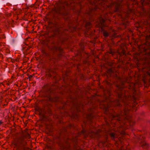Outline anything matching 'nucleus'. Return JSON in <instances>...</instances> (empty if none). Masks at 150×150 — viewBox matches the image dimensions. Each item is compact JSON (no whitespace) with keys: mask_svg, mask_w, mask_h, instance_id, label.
Instances as JSON below:
<instances>
[{"mask_svg":"<svg viewBox=\"0 0 150 150\" xmlns=\"http://www.w3.org/2000/svg\"><path fill=\"white\" fill-rule=\"evenodd\" d=\"M146 43L139 46L140 50L144 51L143 54L145 56L144 59L145 60V63L146 64L147 69L149 71L144 73L143 76V81L145 83L148 81L150 82V34L149 35L146 36Z\"/></svg>","mask_w":150,"mask_h":150,"instance_id":"obj_1","label":"nucleus"},{"mask_svg":"<svg viewBox=\"0 0 150 150\" xmlns=\"http://www.w3.org/2000/svg\"><path fill=\"white\" fill-rule=\"evenodd\" d=\"M124 82H122L121 83V85H117V89L116 91L117 93H118V97L120 99V100H122L123 102H124L123 99H122V98L125 99H126L128 98L129 99L130 97L131 98L132 97V99H133L134 100V102L136 104L137 103H136V101L138 98L136 97V91L135 90V86L137 85L136 83H132L130 84L129 86V88L130 89H131L132 92H133V94L132 96L129 95L128 96L126 95V93L125 92V90L123 89L122 88L124 87Z\"/></svg>","mask_w":150,"mask_h":150,"instance_id":"obj_2","label":"nucleus"},{"mask_svg":"<svg viewBox=\"0 0 150 150\" xmlns=\"http://www.w3.org/2000/svg\"><path fill=\"white\" fill-rule=\"evenodd\" d=\"M109 100L106 98V100L105 101H102L100 103V108H103V109H105V113H106V112L107 111L108 109V108L112 106V105L114 104L115 102H117V104H116L117 106H120V104L118 100L115 101V102L113 101H109L108 103V101Z\"/></svg>","mask_w":150,"mask_h":150,"instance_id":"obj_3","label":"nucleus"},{"mask_svg":"<svg viewBox=\"0 0 150 150\" xmlns=\"http://www.w3.org/2000/svg\"><path fill=\"white\" fill-rule=\"evenodd\" d=\"M42 89L44 91V93H46L45 94L43 95L44 97H48L49 98L48 100L52 102H57L59 101V98L58 97L54 98H51L49 96V93L51 89L50 85L46 84L42 87Z\"/></svg>","mask_w":150,"mask_h":150,"instance_id":"obj_4","label":"nucleus"},{"mask_svg":"<svg viewBox=\"0 0 150 150\" xmlns=\"http://www.w3.org/2000/svg\"><path fill=\"white\" fill-rule=\"evenodd\" d=\"M129 111V109H127L125 107V109L124 110V112H121L120 115L117 114L116 115H114L112 116V118H113L115 117H117V120L119 121L120 122L122 118L120 117H119L120 115L123 116V118L124 119V120H130L131 117V116H128L127 115Z\"/></svg>","mask_w":150,"mask_h":150,"instance_id":"obj_5","label":"nucleus"},{"mask_svg":"<svg viewBox=\"0 0 150 150\" xmlns=\"http://www.w3.org/2000/svg\"><path fill=\"white\" fill-rule=\"evenodd\" d=\"M101 132V130L100 129H98L96 133L94 132H92L91 133L88 132L86 136H89L91 138H94L97 136L99 133Z\"/></svg>","mask_w":150,"mask_h":150,"instance_id":"obj_6","label":"nucleus"},{"mask_svg":"<svg viewBox=\"0 0 150 150\" xmlns=\"http://www.w3.org/2000/svg\"><path fill=\"white\" fill-rule=\"evenodd\" d=\"M142 139L143 140V141L140 142L141 146L143 148H148L149 146V145L144 142L145 137H142Z\"/></svg>","mask_w":150,"mask_h":150,"instance_id":"obj_7","label":"nucleus"},{"mask_svg":"<svg viewBox=\"0 0 150 150\" xmlns=\"http://www.w3.org/2000/svg\"><path fill=\"white\" fill-rule=\"evenodd\" d=\"M142 5L150 4V0H144L141 2Z\"/></svg>","mask_w":150,"mask_h":150,"instance_id":"obj_8","label":"nucleus"},{"mask_svg":"<svg viewBox=\"0 0 150 150\" xmlns=\"http://www.w3.org/2000/svg\"><path fill=\"white\" fill-rule=\"evenodd\" d=\"M110 135L112 140H114L115 138L116 137L115 134L114 133H110Z\"/></svg>","mask_w":150,"mask_h":150,"instance_id":"obj_9","label":"nucleus"},{"mask_svg":"<svg viewBox=\"0 0 150 150\" xmlns=\"http://www.w3.org/2000/svg\"><path fill=\"white\" fill-rule=\"evenodd\" d=\"M122 49V50L121 52H120L119 51H117V52L118 53L120 54H122L123 55H126V50L125 49V48H123Z\"/></svg>","mask_w":150,"mask_h":150,"instance_id":"obj_10","label":"nucleus"},{"mask_svg":"<svg viewBox=\"0 0 150 150\" xmlns=\"http://www.w3.org/2000/svg\"><path fill=\"white\" fill-rule=\"evenodd\" d=\"M103 35L105 37H107L109 35L108 33L105 30H104L103 32Z\"/></svg>","mask_w":150,"mask_h":150,"instance_id":"obj_11","label":"nucleus"},{"mask_svg":"<svg viewBox=\"0 0 150 150\" xmlns=\"http://www.w3.org/2000/svg\"><path fill=\"white\" fill-rule=\"evenodd\" d=\"M121 4H116V6L115 7V10H116V11L117 12L118 11L119 8L120 7V6Z\"/></svg>","mask_w":150,"mask_h":150,"instance_id":"obj_12","label":"nucleus"},{"mask_svg":"<svg viewBox=\"0 0 150 150\" xmlns=\"http://www.w3.org/2000/svg\"><path fill=\"white\" fill-rule=\"evenodd\" d=\"M55 49L57 51L61 52L62 51V49L61 47H56L55 48Z\"/></svg>","mask_w":150,"mask_h":150,"instance_id":"obj_13","label":"nucleus"},{"mask_svg":"<svg viewBox=\"0 0 150 150\" xmlns=\"http://www.w3.org/2000/svg\"><path fill=\"white\" fill-rule=\"evenodd\" d=\"M105 22V20L101 18L100 19V23L101 24V25H103V23Z\"/></svg>","mask_w":150,"mask_h":150,"instance_id":"obj_14","label":"nucleus"},{"mask_svg":"<svg viewBox=\"0 0 150 150\" xmlns=\"http://www.w3.org/2000/svg\"><path fill=\"white\" fill-rule=\"evenodd\" d=\"M129 123L130 126H132L135 124V122L134 121L130 120L129 121Z\"/></svg>","mask_w":150,"mask_h":150,"instance_id":"obj_15","label":"nucleus"},{"mask_svg":"<svg viewBox=\"0 0 150 150\" xmlns=\"http://www.w3.org/2000/svg\"><path fill=\"white\" fill-rule=\"evenodd\" d=\"M91 25V23L90 22H87L86 24V27H87L88 26H90Z\"/></svg>","mask_w":150,"mask_h":150,"instance_id":"obj_16","label":"nucleus"},{"mask_svg":"<svg viewBox=\"0 0 150 150\" xmlns=\"http://www.w3.org/2000/svg\"><path fill=\"white\" fill-rule=\"evenodd\" d=\"M110 54H111L112 55H113L114 54L115 52H112L111 50H110L109 52H108Z\"/></svg>","mask_w":150,"mask_h":150,"instance_id":"obj_17","label":"nucleus"},{"mask_svg":"<svg viewBox=\"0 0 150 150\" xmlns=\"http://www.w3.org/2000/svg\"><path fill=\"white\" fill-rule=\"evenodd\" d=\"M81 132L82 133L84 134H86L87 133V132L85 131V130L84 129H83L81 131Z\"/></svg>","mask_w":150,"mask_h":150,"instance_id":"obj_18","label":"nucleus"},{"mask_svg":"<svg viewBox=\"0 0 150 150\" xmlns=\"http://www.w3.org/2000/svg\"><path fill=\"white\" fill-rule=\"evenodd\" d=\"M19 59L18 58H17L16 59H13L14 60V61H16V62H18L19 61Z\"/></svg>","mask_w":150,"mask_h":150,"instance_id":"obj_19","label":"nucleus"},{"mask_svg":"<svg viewBox=\"0 0 150 150\" xmlns=\"http://www.w3.org/2000/svg\"><path fill=\"white\" fill-rule=\"evenodd\" d=\"M39 115H41V116H42L43 117H44V115L43 114H42L41 113V112H40V111H39Z\"/></svg>","mask_w":150,"mask_h":150,"instance_id":"obj_20","label":"nucleus"},{"mask_svg":"<svg viewBox=\"0 0 150 150\" xmlns=\"http://www.w3.org/2000/svg\"><path fill=\"white\" fill-rule=\"evenodd\" d=\"M92 114H91L90 115H88V117L89 118H90L91 119V118L90 117H91L92 116Z\"/></svg>","mask_w":150,"mask_h":150,"instance_id":"obj_21","label":"nucleus"},{"mask_svg":"<svg viewBox=\"0 0 150 150\" xmlns=\"http://www.w3.org/2000/svg\"><path fill=\"white\" fill-rule=\"evenodd\" d=\"M3 55L1 53H0V57H1L2 59L3 58Z\"/></svg>","mask_w":150,"mask_h":150,"instance_id":"obj_22","label":"nucleus"},{"mask_svg":"<svg viewBox=\"0 0 150 150\" xmlns=\"http://www.w3.org/2000/svg\"><path fill=\"white\" fill-rule=\"evenodd\" d=\"M32 76H33L32 75H30L29 76L28 78L29 79H30L31 78H32Z\"/></svg>","mask_w":150,"mask_h":150,"instance_id":"obj_23","label":"nucleus"},{"mask_svg":"<svg viewBox=\"0 0 150 150\" xmlns=\"http://www.w3.org/2000/svg\"><path fill=\"white\" fill-rule=\"evenodd\" d=\"M2 123L3 122L1 121H0V125H1Z\"/></svg>","mask_w":150,"mask_h":150,"instance_id":"obj_24","label":"nucleus"},{"mask_svg":"<svg viewBox=\"0 0 150 150\" xmlns=\"http://www.w3.org/2000/svg\"><path fill=\"white\" fill-rule=\"evenodd\" d=\"M54 35H53L51 36H50V37H54Z\"/></svg>","mask_w":150,"mask_h":150,"instance_id":"obj_25","label":"nucleus"},{"mask_svg":"<svg viewBox=\"0 0 150 150\" xmlns=\"http://www.w3.org/2000/svg\"><path fill=\"white\" fill-rule=\"evenodd\" d=\"M2 38H5V36H3V37Z\"/></svg>","mask_w":150,"mask_h":150,"instance_id":"obj_26","label":"nucleus"},{"mask_svg":"<svg viewBox=\"0 0 150 150\" xmlns=\"http://www.w3.org/2000/svg\"><path fill=\"white\" fill-rule=\"evenodd\" d=\"M126 81V82H128V81H127V79H126V81Z\"/></svg>","mask_w":150,"mask_h":150,"instance_id":"obj_27","label":"nucleus"},{"mask_svg":"<svg viewBox=\"0 0 150 150\" xmlns=\"http://www.w3.org/2000/svg\"><path fill=\"white\" fill-rule=\"evenodd\" d=\"M107 84L108 85H109V84H110V83H109L107 82Z\"/></svg>","mask_w":150,"mask_h":150,"instance_id":"obj_28","label":"nucleus"},{"mask_svg":"<svg viewBox=\"0 0 150 150\" xmlns=\"http://www.w3.org/2000/svg\"><path fill=\"white\" fill-rule=\"evenodd\" d=\"M103 29V27H102L101 28V29L102 30Z\"/></svg>","mask_w":150,"mask_h":150,"instance_id":"obj_29","label":"nucleus"},{"mask_svg":"<svg viewBox=\"0 0 150 150\" xmlns=\"http://www.w3.org/2000/svg\"><path fill=\"white\" fill-rule=\"evenodd\" d=\"M6 84L8 85H9V84L8 83H7Z\"/></svg>","mask_w":150,"mask_h":150,"instance_id":"obj_30","label":"nucleus"},{"mask_svg":"<svg viewBox=\"0 0 150 150\" xmlns=\"http://www.w3.org/2000/svg\"><path fill=\"white\" fill-rule=\"evenodd\" d=\"M147 23H148V24H149V22H147Z\"/></svg>","mask_w":150,"mask_h":150,"instance_id":"obj_31","label":"nucleus"},{"mask_svg":"<svg viewBox=\"0 0 150 150\" xmlns=\"http://www.w3.org/2000/svg\"><path fill=\"white\" fill-rule=\"evenodd\" d=\"M14 145H16V144L15 143V144H14Z\"/></svg>","mask_w":150,"mask_h":150,"instance_id":"obj_32","label":"nucleus"},{"mask_svg":"<svg viewBox=\"0 0 150 150\" xmlns=\"http://www.w3.org/2000/svg\"><path fill=\"white\" fill-rule=\"evenodd\" d=\"M122 150V148H121V150Z\"/></svg>","mask_w":150,"mask_h":150,"instance_id":"obj_33","label":"nucleus"},{"mask_svg":"<svg viewBox=\"0 0 150 150\" xmlns=\"http://www.w3.org/2000/svg\"><path fill=\"white\" fill-rule=\"evenodd\" d=\"M1 98H2V97H1Z\"/></svg>","mask_w":150,"mask_h":150,"instance_id":"obj_34","label":"nucleus"},{"mask_svg":"<svg viewBox=\"0 0 150 150\" xmlns=\"http://www.w3.org/2000/svg\"><path fill=\"white\" fill-rule=\"evenodd\" d=\"M61 55V54H60L59 55V56H60Z\"/></svg>","mask_w":150,"mask_h":150,"instance_id":"obj_35","label":"nucleus"}]
</instances>
